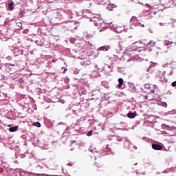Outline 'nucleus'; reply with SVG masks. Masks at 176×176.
<instances>
[{
    "mask_svg": "<svg viewBox=\"0 0 176 176\" xmlns=\"http://www.w3.org/2000/svg\"><path fill=\"white\" fill-rule=\"evenodd\" d=\"M118 87L119 89H120V87H122V85H123V78H119L118 79Z\"/></svg>",
    "mask_w": 176,
    "mask_h": 176,
    "instance_id": "8",
    "label": "nucleus"
},
{
    "mask_svg": "<svg viewBox=\"0 0 176 176\" xmlns=\"http://www.w3.org/2000/svg\"><path fill=\"white\" fill-rule=\"evenodd\" d=\"M141 25V27H144V24H142V25Z\"/></svg>",
    "mask_w": 176,
    "mask_h": 176,
    "instance_id": "16",
    "label": "nucleus"
},
{
    "mask_svg": "<svg viewBox=\"0 0 176 176\" xmlns=\"http://www.w3.org/2000/svg\"><path fill=\"white\" fill-rule=\"evenodd\" d=\"M152 148L155 151H162L163 149V146H162V145L157 144H153Z\"/></svg>",
    "mask_w": 176,
    "mask_h": 176,
    "instance_id": "2",
    "label": "nucleus"
},
{
    "mask_svg": "<svg viewBox=\"0 0 176 176\" xmlns=\"http://www.w3.org/2000/svg\"><path fill=\"white\" fill-rule=\"evenodd\" d=\"M33 126H36V127H41V123L38 122L33 123Z\"/></svg>",
    "mask_w": 176,
    "mask_h": 176,
    "instance_id": "10",
    "label": "nucleus"
},
{
    "mask_svg": "<svg viewBox=\"0 0 176 176\" xmlns=\"http://www.w3.org/2000/svg\"><path fill=\"white\" fill-rule=\"evenodd\" d=\"M129 52H133V49L131 47H127L126 49V53H129Z\"/></svg>",
    "mask_w": 176,
    "mask_h": 176,
    "instance_id": "11",
    "label": "nucleus"
},
{
    "mask_svg": "<svg viewBox=\"0 0 176 176\" xmlns=\"http://www.w3.org/2000/svg\"><path fill=\"white\" fill-rule=\"evenodd\" d=\"M8 9H9V10H13V3H10L9 4H8Z\"/></svg>",
    "mask_w": 176,
    "mask_h": 176,
    "instance_id": "9",
    "label": "nucleus"
},
{
    "mask_svg": "<svg viewBox=\"0 0 176 176\" xmlns=\"http://www.w3.org/2000/svg\"><path fill=\"white\" fill-rule=\"evenodd\" d=\"M102 32V30H100V32Z\"/></svg>",
    "mask_w": 176,
    "mask_h": 176,
    "instance_id": "18",
    "label": "nucleus"
},
{
    "mask_svg": "<svg viewBox=\"0 0 176 176\" xmlns=\"http://www.w3.org/2000/svg\"><path fill=\"white\" fill-rule=\"evenodd\" d=\"M93 133V131H89L87 133V135L88 136V137H90V135H91V133Z\"/></svg>",
    "mask_w": 176,
    "mask_h": 176,
    "instance_id": "12",
    "label": "nucleus"
},
{
    "mask_svg": "<svg viewBox=\"0 0 176 176\" xmlns=\"http://www.w3.org/2000/svg\"><path fill=\"white\" fill-rule=\"evenodd\" d=\"M162 107H164L166 108V107H167V103L166 102L162 103Z\"/></svg>",
    "mask_w": 176,
    "mask_h": 176,
    "instance_id": "14",
    "label": "nucleus"
},
{
    "mask_svg": "<svg viewBox=\"0 0 176 176\" xmlns=\"http://www.w3.org/2000/svg\"><path fill=\"white\" fill-rule=\"evenodd\" d=\"M17 130H19V126H12L9 129L10 133H14V131H17Z\"/></svg>",
    "mask_w": 176,
    "mask_h": 176,
    "instance_id": "3",
    "label": "nucleus"
},
{
    "mask_svg": "<svg viewBox=\"0 0 176 176\" xmlns=\"http://www.w3.org/2000/svg\"><path fill=\"white\" fill-rule=\"evenodd\" d=\"M10 126H12V125L10 124V125L8 126V127H10Z\"/></svg>",
    "mask_w": 176,
    "mask_h": 176,
    "instance_id": "17",
    "label": "nucleus"
},
{
    "mask_svg": "<svg viewBox=\"0 0 176 176\" xmlns=\"http://www.w3.org/2000/svg\"><path fill=\"white\" fill-rule=\"evenodd\" d=\"M99 50L103 51V52H107V50H109V46H102L99 47Z\"/></svg>",
    "mask_w": 176,
    "mask_h": 176,
    "instance_id": "5",
    "label": "nucleus"
},
{
    "mask_svg": "<svg viewBox=\"0 0 176 176\" xmlns=\"http://www.w3.org/2000/svg\"><path fill=\"white\" fill-rule=\"evenodd\" d=\"M172 86H173V87H175V86H176V80H175V82H172Z\"/></svg>",
    "mask_w": 176,
    "mask_h": 176,
    "instance_id": "13",
    "label": "nucleus"
},
{
    "mask_svg": "<svg viewBox=\"0 0 176 176\" xmlns=\"http://www.w3.org/2000/svg\"><path fill=\"white\" fill-rule=\"evenodd\" d=\"M127 118H129V119H134V118H135V113H129L127 114Z\"/></svg>",
    "mask_w": 176,
    "mask_h": 176,
    "instance_id": "6",
    "label": "nucleus"
},
{
    "mask_svg": "<svg viewBox=\"0 0 176 176\" xmlns=\"http://www.w3.org/2000/svg\"><path fill=\"white\" fill-rule=\"evenodd\" d=\"M155 45H156V43L154 42L153 41H151L146 44V50H148V52H151L152 51L153 47H155Z\"/></svg>",
    "mask_w": 176,
    "mask_h": 176,
    "instance_id": "1",
    "label": "nucleus"
},
{
    "mask_svg": "<svg viewBox=\"0 0 176 176\" xmlns=\"http://www.w3.org/2000/svg\"><path fill=\"white\" fill-rule=\"evenodd\" d=\"M164 45H166V46H168V45H174V46H176V43L168 41L167 40H165L164 41Z\"/></svg>",
    "mask_w": 176,
    "mask_h": 176,
    "instance_id": "4",
    "label": "nucleus"
},
{
    "mask_svg": "<svg viewBox=\"0 0 176 176\" xmlns=\"http://www.w3.org/2000/svg\"><path fill=\"white\" fill-rule=\"evenodd\" d=\"M9 65H11V67H14V64L10 63Z\"/></svg>",
    "mask_w": 176,
    "mask_h": 176,
    "instance_id": "15",
    "label": "nucleus"
},
{
    "mask_svg": "<svg viewBox=\"0 0 176 176\" xmlns=\"http://www.w3.org/2000/svg\"><path fill=\"white\" fill-rule=\"evenodd\" d=\"M94 21L96 22V25H98V24H101L102 23V20L101 18H98L97 19H94Z\"/></svg>",
    "mask_w": 176,
    "mask_h": 176,
    "instance_id": "7",
    "label": "nucleus"
}]
</instances>
